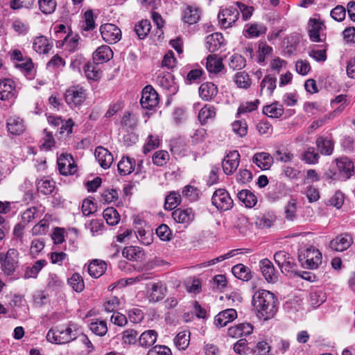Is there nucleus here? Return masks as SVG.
I'll list each match as a JSON object with an SVG mask.
<instances>
[{"mask_svg":"<svg viewBox=\"0 0 355 355\" xmlns=\"http://www.w3.org/2000/svg\"><path fill=\"white\" fill-rule=\"evenodd\" d=\"M248 28L245 32L250 37H259L261 35L265 34L266 32V28L262 24L254 23L248 24Z\"/></svg>","mask_w":355,"mask_h":355,"instance_id":"51","label":"nucleus"},{"mask_svg":"<svg viewBox=\"0 0 355 355\" xmlns=\"http://www.w3.org/2000/svg\"><path fill=\"white\" fill-rule=\"evenodd\" d=\"M147 355H172L170 348L165 345H155L147 353Z\"/></svg>","mask_w":355,"mask_h":355,"instance_id":"64","label":"nucleus"},{"mask_svg":"<svg viewBox=\"0 0 355 355\" xmlns=\"http://www.w3.org/2000/svg\"><path fill=\"white\" fill-rule=\"evenodd\" d=\"M166 292V288L164 286L162 282L154 283L149 291V300L153 302L160 301L165 297Z\"/></svg>","mask_w":355,"mask_h":355,"instance_id":"28","label":"nucleus"},{"mask_svg":"<svg viewBox=\"0 0 355 355\" xmlns=\"http://www.w3.org/2000/svg\"><path fill=\"white\" fill-rule=\"evenodd\" d=\"M211 202L218 210L220 211L230 210L234 205L230 193L224 189H218L214 192Z\"/></svg>","mask_w":355,"mask_h":355,"instance_id":"3","label":"nucleus"},{"mask_svg":"<svg viewBox=\"0 0 355 355\" xmlns=\"http://www.w3.org/2000/svg\"><path fill=\"white\" fill-rule=\"evenodd\" d=\"M239 200L243 202L246 207L252 208L257 202V198L251 191L243 189L237 193Z\"/></svg>","mask_w":355,"mask_h":355,"instance_id":"34","label":"nucleus"},{"mask_svg":"<svg viewBox=\"0 0 355 355\" xmlns=\"http://www.w3.org/2000/svg\"><path fill=\"white\" fill-rule=\"evenodd\" d=\"M58 166L60 173L63 175H73L77 171V166L71 155L62 154L58 158Z\"/></svg>","mask_w":355,"mask_h":355,"instance_id":"10","label":"nucleus"},{"mask_svg":"<svg viewBox=\"0 0 355 355\" xmlns=\"http://www.w3.org/2000/svg\"><path fill=\"white\" fill-rule=\"evenodd\" d=\"M304 259L305 261L302 265L306 268L315 269L322 262V254L317 249H307Z\"/></svg>","mask_w":355,"mask_h":355,"instance_id":"17","label":"nucleus"},{"mask_svg":"<svg viewBox=\"0 0 355 355\" xmlns=\"http://www.w3.org/2000/svg\"><path fill=\"white\" fill-rule=\"evenodd\" d=\"M172 217L175 223L187 227L194 219L195 214L192 209H178L173 211Z\"/></svg>","mask_w":355,"mask_h":355,"instance_id":"13","label":"nucleus"},{"mask_svg":"<svg viewBox=\"0 0 355 355\" xmlns=\"http://www.w3.org/2000/svg\"><path fill=\"white\" fill-rule=\"evenodd\" d=\"M353 238L350 234L343 233L332 239L329 242V247L332 251L343 252L347 250L353 244Z\"/></svg>","mask_w":355,"mask_h":355,"instance_id":"9","label":"nucleus"},{"mask_svg":"<svg viewBox=\"0 0 355 355\" xmlns=\"http://www.w3.org/2000/svg\"><path fill=\"white\" fill-rule=\"evenodd\" d=\"M277 78L275 75L266 76L260 83V95L271 96L276 88Z\"/></svg>","mask_w":355,"mask_h":355,"instance_id":"22","label":"nucleus"},{"mask_svg":"<svg viewBox=\"0 0 355 355\" xmlns=\"http://www.w3.org/2000/svg\"><path fill=\"white\" fill-rule=\"evenodd\" d=\"M7 128L8 130L12 135H20L25 130L23 119L16 116L8 119Z\"/></svg>","mask_w":355,"mask_h":355,"instance_id":"32","label":"nucleus"},{"mask_svg":"<svg viewBox=\"0 0 355 355\" xmlns=\"http://www.w3.org/2000/svg\"><path fill=\"white\" fill-rule=\"evenodd\" d=\"M0 261L1 268L4 273L7 275H12L17 267L18 261L8 259L3 253H0Z\"/></svg>","mask_w":355,"mask_h":355,"instance_id":"39","label":"nucleus"},{"mask_svg":"<svg viewBox=\"0 0 355 355\" xmlns=\"http://www.w3.org/2000/svg\"><path fill=\"white\" fill-rule=\"evenodd\" d=\"M122 254L128 260L138 261L144 254L139 247L129 246L123 250Z\"/></svg>","mask_w":355,"mask_h":355,"instance_id":"44","label":"nucleus"},{"mask_svg":"<svg viewBox=\"0 0 355 355\" xmlns=\"http://www.w3.org/2000/svg\"><path fill=\"white\" fill-rule=\"evenodd\" d=\"M95 157L100 166L106 169L111 166L114 161L112 154L106 148L98 146L95 150Z\"/></svg>","mask_w":355,"mask_h":355,"instance_id":"15","label":"nucleus"},{"mask_svg":"<svg viewBox=\"0 0 355 355\" xmlns=\"http://www.w3.org/2000/svg\"><path fill=\"white\" fill-rule=\"evenodd\" d=\"M336 167L339 174L346 179L349 178L354 173V163L348 157L337 159Z\"/></svg>","mask_w":355,"mask_h":355,"instance_id":"16","label":"nucleus"},{"mask_svg":"<svg viewBox=\"0 0 355 355\" xmlns=\"http://www.w3.org/2000/svg\"><path fill=\"white\" fill-rule=\"evenodd\" d=\"M49 223L46 219L40 220V221L32 228L33 235H43L48 232Z\"/></svg>","mask_w":355,"mask_h":355,"instance_id":"59","label":"nucleus"},{"mask_svg":"<svg viewBox=\"0 0 355 355\" xmlns=\"http://www.w3.org/2000/svg\"><path fill=\"white\" fill-rule=\"evenodd\" d=\"M103 40L108 44H116L121 39V29L113 24H105L100 27Z\"/></svg>","mask_w":355,"mask_h":355,"instance_id":"6","label":"nucleus"},{"mask_svg":"<svg viewBox=\"0 0 355 355\" xmlns=\"http://www.w3.org/2000/svg\"><path fill=\"white\" fill-rule=\"evenodd\" d=\"M159 95L151 85L146 86L141 94L140 104L144 109L152 110L159 103Z\"/></svg>","mask_w":355,"mask_h":355,"instance_id":"7","label":"nucleus"},{"mask_svg":"<svg viewBox=\"0 0 355 355\" xmlns=\"http://www.w3.org/2000/svg\"><path fill=\"white\" fill-rule=\"evenodd\" d=\"M278 303L276 296L267 290L260 289L252 296V306L257 315L264 320H270L275 315L278 310Z\"/></svg>","mask_w":355,"mask_h":355,"instance_id":"1","label":"nucleus"},{"mask_svg":"<svg viewBox=\"0 0 355 355\" xmlns=\"http://www.w3.org/2000/svg\"><path fill=\"white\" fill-rule=\"evenodd\" d=\"M157 83L163 89L168 91L169 92H174L175 86L174 84V78L171 73H159L156 78Z\"/></svg>","mask_w":355,"mask_h":355,"instance_id":"25","label":"nucleus"},{"mask_svg":"<svg viewBox=\"0 0 355 355\" xmlns=\"http://www.w3.org/2000/svg\"><path fill=\"white\" fill-rule=\"evenodd\" d=\"M232 272L237 279L243 281H248L252 278L250 268L241 263L234 266Z\"/></svg>","mask_w":355,"mask_h":355,"instance_id":"38","label":"nucleus"},{"mask_svg":"<svg viewBox=\"0 0 355 355\" xmlns=\"http://www.w3.org/2000/svg\"><path fill=\"white\" fill-rule=\"evenodd\" d=\"M181 202V196L178 193L172 192L165 198L164 207L166 209L172 210Z\"/></svg>","mask_w":355,"mask_h":355,"instance_id":"53","label":"nucleus"},{"mask_svg":"<svg viewBox=\"0 0 355 355\" xmlns=\"http://www.w3.org/2000/svg\"><path fill=\"white\" fill-rule=\"evenodd\" d=\"M238 8L231 6L220 10L218 19L220 26L225 28L232 27L239 19Z\"/></svg>","mask_w":355,"mask_h":355,"instance_id":"5","label":"nucleus"},{"mask_svg":"<svg viewBox=\"0 0 355 355\" xmlns=\"http://www.w3.org/2000/svg\"><path fill=\"white\" fill-rule=\"evenodd\" d=\"M79 38V36L77 35L71 37L67 35L64 38V42L65 50H67L69 52L75 51L78 46Z\"/></svg>","mask_w":355,"mask_h":355,"instance_id":"60","label":"nucleus"},{"mask_svg":"<svg viewBox=\"0 0 355 355\" xmlns=\"http://www.w3.org/2000/svg\"><path fill=\"white\" fill-rule=\"evenodd\" d=\"M47 264L45 259H40L34 263L31 267H28L24 273V278H36L41 270Z\"/></svg>","mask_w":355,"mask_h":355,"instance_id":"40","label":"nucleus"},{"mask_svg":"<svg viewBox=\"0 0 355 355\" xmlns=\"http://www.w3.org/2000/svg\"><path fill=\"white\" fill-rule=\"evenodd\" d=\"M263 113L271 118H279L284 114V109L282 105L276 102L264 106Z\"/></svg>","mask_w":355,"mask_h":355,"instance_id":"43","label":"nucleus"},{"mask_svg":"<svg viewBox=\"0 0 355 355\" xmlns=\"http://www.w3.org/2000/svg\"><path fill=\"white\" fill-rule=\"evenodd\" d=\"M76 338V334L69 327H58L51 329L46 335L48 341L58 345L69 343Z\"/></svg>","mask_w":355,"mask_h":355,"instance_id":"2","label":"nucleus"},{"mask_svg":"<svg viewBox=\"0 0 355 355\" xmlns=\"http://www.w3.org/2000/svg\"><path fill=\"white\" fill-rule=\"evenodd\" d=\"M65 101L71 107L80 105L86 99V90L80 85L70 87L65 92Z\"/></svg>","mask_w":355,"mask_h":355,"instance_id":"4","label":"nucleus"},{"mask_svg":"<svg viewBox=\"0 0 355 355\" xmlns=\"http://www.w3.org/2000/svg\"><path fill=\"white\" fill-rule=\"evenodd\" d=\"M286 195V185L284 183L278 182L268 193V196L273 200H279Z\"/></svg>","mask_w":355,"mask_h":355,"instance_id":"52","label":"nucleus"},{"mask_svg":"<svg viewBox=\"0 0 355 355\" xmlns=\"http://www.w3.org/2000/svg\"><path fill=\"white\" fill-rule=\"evenodd\" d=\"M45 208L42 205L32 207L26 209L21 214V222L28 224L35 218H40L44 213Z\"/></svg>","mask_w":355,"mask_h":355,"instance_id":"23","label":"nucleus"},{"mask_svg":"<svg viewBox=\"0 0 355 355\" xmlns=\"http://www.w3.org/2000/svg\"><path fill=\"white\" fill-rule=\"evenodd\" d=\"M69 286L76 292L80 293L83 291L85 288V284L81 275L77 272L73 273L72 276L67 280Z\"/></svg>","mask_w":355,"mask_h":355,"instance_id":"50","label":"nucleus"},{"mask_svg":"<svg viewBox=\"0 0 355 355\" xmlns=\"http://www.w3.org/2000/svg\"><path fill=\"white\" fill-rule=\"evenodd\" d=\"M169 160V154L166 150L156 151L153 156V162L158 166H163Z\"/></svg>","mask_w":355,"mask_h":355,"instance_id":"54","label":"nucleus"},{"mask_svg":"<svg viewBox=\"0 0 355 355\" xmlns=\"http://www.w3.org/2000/svg\"><path fill=\"white\" fill-rule=\"evenodd\" d=\"M40 10L44 14L53 13L56 8V2L54 0H39L38 1Z\"/></svg>","mask_w":355,"mask_h":355,"instance_id":"55","label":"nucleus"},{"mask_svg":"<svg viewBox=\"0 0 355 355\" xmlns=\"http://www.w3.org/2000/svg\"><path fill=\"white\" fill-rule=\"evenodd\" d=\"M190 341V334L187 331L178 333L174 338V343L180 350L186 349Z\"/></svg>","mask_w":355,"mask_h":355,"instance_id":"45","label":"nucleus"},{"mask_svg":"<svg viewBox=\"0 0 355 355\" xmlns=\"http://www.w3.org/2000/svg\"><path fill=\"white\" fill-rule=\"evenodd\" d=\"M206 67L209 73H219L223 69L221 58L215 54L209 55L207 58Z\"/></svg>","mask_w":355,"mask_h":355,"instance_id":"35","label":"nucleus"},{"mask_svg":"<svg viewBox=\"0 0 355 355\" xmlns=\"http://www.w3.org/2000/svg\"><path fill=\"white\" fill-rule=\"evenodd\" d=\"M273 157L266 152L257 153L252 157V162L261 170H268L273 164Z\"/></svg>","mask_w":355,"mask_h":355,"instance_id":"20","label":"nucleus"},{"mask_svg":"<svg viewBox=\"0 0 355 355\" xmlns=\"http://www.w3.org/2000/svg\"><path fill=\"white\" fill-rule=\"evenodd\" d=\"M107 264L105 261L94 259L87 267V271L89 275L94 278L100 277L106 270Z\"/></svg>","mask_w":355,"mask_h":355,"instance_id":"27","label":"nucleus"},{"mask_svg":"<svg viewBox=\"0 0 355 355\" xmlns=\"http://www.w3.org/2000/svg\"><path fill=\"white\" fill-rule=\"evenodd\" d=\"M216 116V108L211 105H205L198 113V119L201 124H205L209 119Z\"/></svg>","mask_w":355,"mask_h":355,"instance_id":"41","label":"nucleus"},{"mask_svg":"<svg viewBox=\"0 0 355 355\" xmlns=\"http://www.w3.org/2000/svg\"><path fill=\"white\" fill-rule=\"evenodd\" d=\"M316 146L322 155H330L332 154L334 148V141L328 138L319 137L317 138Z\"/></svg>","mask_w":355,"mask_h":355,"instance_id":"31","label":"nucleus"},{"mask_svg":"<svg viewBox=\"0 0 355 355\" xmlns=\"http://www.w3.org/2000/svg\"><path fill=\"white\" fill-rule=\"evenodd\" d=\"M217 94V86L212 83H203L199 88V95L204 101H211Z\"/></svg>","mask_w":355,"mask_h":355,"instance_id":"26","label":"nucleus"},{"mask_svg":"<svg viewBox=\"0 0 355 355\" xmlns=\"http://www.w3.org/2000/svg\"><path fill=\"white\" fill-rule=\"evenodd\" d=\"M37 191L44 195L51 194L55 188V182L49 178H43L37 181Z\"/></svg>","mask_w":355,"mask_h":355,"instance_id":"36","label":"nucleus"},{"mask_svg":"<svg viewBox=\"0 0 355 355\" xmlns=\"http://www.w3.org/2000/svg\"><path fill=\"white\" fill-rule=\"evenodd\" d=\"M253 326L248 322L241 323L234 327H231L227 330V334L232 338L248 336L252 333Z\"/></svg>","mask_w":355,"mask_h":355,"instance_id":"21","label":"nucleus"},{"mask_svg":"<svg viewBox=\"0 0 355 355\" xmlns=\"http://www.w3.org/2000/svg\"><path fill=\"white\" fill-rule=\"evenodd\" d=\"M201 10L196 6H187L182 11V21L189 25L196 24L200 19Z\"/></svg>","mask_w":355,"mask_h":355,"instance_id":"14","label":"nucleus"},{"mask_svg":"<svg viewBox=\"0 0 355 355\" xmlns=\"http://www.w3.org/2000/svg\"><path fill=\"white\" fill-rule=\"evenodd\" d=\"M234 81L238 87L245 89L252 84L249 75L245 71L237 72L234 76Z\"/></svg>","mask_w":355,"mask_h":355,"instance_id":"46","label":"nucleus"},{"mask_svg":"<svg viewBox=\"0 0 355 355\" xmlns=\"http://www.w3.org/2000/svg\"><path fill=\"white\" fill-rule=\"evenodd\" d=\"M91 331L97 336H103L107 331V324L105 321H96L90 324Z\"/></svg>","mask_w":355,"mask_h":355,"instance_id":"58","label":"nucleus"},{"mask_svg":"<svg viewBox=\"0 0 355 355\" xmlns=\"http://www.w3.org/2000/svg\"><path fill=\"white\" fill-rule=\"evenodd\" d=\"M103 218L110 225H116L120 220L118 211L113 207H107L103 211Z\"/></svg>","mask_w":355,"mask_h":355,"instance_id":"49","label":"nucleus"},{"mask_svg":"<svg viewBox=\"0 0 355 355\" xmlns=\"http://www.w3.org/2000/svg\"><path fill=\"white\" fill-rule=\"evenodd\" d=\"M323 24L316 19H311L309 22V36L311 41L320 42L322 41L320 38V33L322 31Z\"/></svg>","mask_w":355,"mask_h":355,"instance_id":"24","label":"nucleus"},{"mask_svg":"<svg viewBox=\"0 0 355 355\" xmlns=\"http://www.w3.org/2000/svg\"><path fill=\"white\" fill-rule=\"evenodd\" d=\"M44 241L42 239H35L30 246V254L32 257H37L44 248Z\"/></svg>","mask_w":355,"mask_h":355,"instance_id":"62","label":"nucleus"},{"mask_svg":"<svg viewBox=\"0 0 355 355\" xmlns=\"http://www.w3.org/2000/svg\"><path fill=\"white\" fill-rule=\"evenodd\" d=\"M157 338V333L155 330H147L143 332L138 339L141 347L148 348L153 345Z\"/></svg>","mask_w":355,"mask_h":355,"instance_id":"33","label":"nucleus"},{"mask_svg":"<svg viewBox=\"0 0 355 355\" xmlns=\"http://www.w3.org/2000/svg\"><path fill=\"white\" fill-rule=\"evenodd\" d=\"M319 154L313 147H309L302 154L301 159L307 164H315L318 163Z\"/></svg>","mask_w":355,"mask_h":355,"instance_id":"48","label":"nucleus"},{"mask_svg":"<svg viewBox=\"0 0 355 355\" xmlns=\"http://www.w3.org/2000/svg\"><path fill=\"white\" fill-rule=\"evenodd\" d=\"M84 71L86 77L89 80H97L101 77V71L96 64L86 63L84 66Z\"/></svg>","mask_w":355,"mask_h":355,"instance_id":"47","label":"nucleus"},{"mask_svg":"<svg viewBox=\"0 0 355 355\" xmlns=\"http://www.w3.org/2000/svg\"><path fill=\"white\" fill-rule=\"evenodd\" d=\"M224 37L220 33H214L205 38V47L209 52L218 51L224 44Z\"/></svg>","mask_w":355,"mask_h":355,"instance_id":"19","label":"nucleus"},{"mask_svg":"<svg viewBox=\"0 0 355 355\" xmlns=\"http://www.w3.org/2000/svg\"><path fill=\"white\" fill-rule=\"evenodd\" d=\"M117 167L120 175H129L135 170V160L128 156H123L118 163Z\"/></svg>","mask_w":355,"mask_h":355,"instance_id":"30","label":"nucleus"},{"mask_svg":"<svg viewBox=\"0 0 355 355\" xmlns=\"http://www.w3.org/2000/svg\"><path fill=\"white\" fill-rule=\"evenodd\" d=\"M112 57L113 52L107 45L99 46L93 54L94 60L100 63L107 62L111 60Z\"/></svg>","mask_w":355,"mask_h":355,"instance_id":"29","label":"nucleus"},{"mask_svg":"<svg viewBox=\"0 0 355 355\" xmlns=\"http://www.w3.org/2000/svg\"><path fill=\"white\" fill-rule=\"evenodd\" d=\"M150 28V22L147 19H143L135 24L134 31L139 39L143 40L148 35Z\"/></svg>","mask_w":355,"mask_h":355,"instance_id":"42","label":"nucleus"},{"mask_svg":"<svg viewBox=\"0 0 355 355\" xmlns=\"http://www.w3.org/2000/svg\"><path fill=\"white\" fill-rule=\"evenodd\" d=\"M259 267L263 276L268 283H275L278 280V272L269 259H262L259 262Z\"/></svg>","mask_w":355,"mask_h":355,"instance_id":"12","label":"nucleus"},{"mask_svg":"<svg viewBox=\"0 0 355 355\" xmlns=\"http://www.w3.org/2000/svg\"><path fill=\"white\" fill-rule=\"evenodd\" d=\"M245 59L239 54L233 55L229 63L230 67L234 70H240L245 67Z\"/></svg>","mask_w":355,"mask_h":355,"instance_id":"56","label":"nucleus"},{"mask_svg":"<svg viewBox=\"0 0 355 355\" xmlns=\"http://www.w3.org/2000/svg\"><path fill=\"white\" fill-rule=\"evenodd\" d=\"M240 160V155L237 150L230 152L223 159L222 167L226 175L233 174L237 169Z\"/></svg>","mask_w":355,"mask_h":355,"instance_id":"11","label":"nucleus"},{"mask_svg":"<svg viewBox=\"0 0 355 355\" xmlns=\"http://www.w3.org/2000/svg\"><path fill=\"white\" fill-rule=\"evenodd\" d=\"M157 236L162 241H170L172 236V232L168 225L165 224L160 225L156 229Z\"/></svg>","mask_w":355,"mask_h":355,"instance_id":"63","label":"nucleus"},{"mask_svg":"<svg viewBox=\"0 0 355 355\" xmlns=\"http://www.w3.org/2000/svg\"><path fill=\"white\" fill-rule=\"evenodd\" d=\"M17 94L14 80L10 78L0 80V100L14 101Z\"/></svg>","mask_w":355,"mask_h":355,"instance_id":"8","label":"nucleus"},{"mask_svg":"<svg viewBox=\"0 0 355 355\" xmlns=\"http://www.w3.org/2000/svg\"><path fill=\"white\" fill-rule=\"evenodd\" d=\"M51 47L52 44L44 36L37 37L33 44V49L38 53H47Z\"/></svg>","mask_w":355,"mask_h":355,"instance_id":"37","label":"nucleus"},{"mask_svg":"<svg viewBox=\"0 0 355 355\" xmlns=\"http://www.w3.org/2000/svg\"><path fill=\"white\" fill-rule=\"evenodd\" d=\"M237 318V313L234 309H227L215 316L214 323L218 327L226 326Z\"/></svg>","mask_w":355,"mask_h":355,"instance_id":"18","label":"nucleus"},{"mask_svg":"<svg viewBox=\"0 0 355 355\" xmlns=\"http://www.w3.org/2000/svg\"><path fill=\"white\" fill-rule=\"evenodd\" d=\"M275 220V216L268 213L267 214L263 215L261 217L258 218L257 224L261 228H269L272 225Z\"/></svg>","mask_w":355,"mask_h":355,"instance_id":"61","label":"nucleus"},{"mask_svg":"<svg viewBox=\"0 0 355 355\" xmlns=\"http://www.w3.org/2000/svg\"><path fill=\"white\" fill-rule=\"evenodd\" d=\"M236 8H238V10L241 12L242 15L243 20L247 21L250 19L254 12V8L252 6H247L239 1L236 2Z\"/></svg>","mask_w":355,"mask_h":355,"instance_id":"57","label":"nucleus"}]
</instances>
